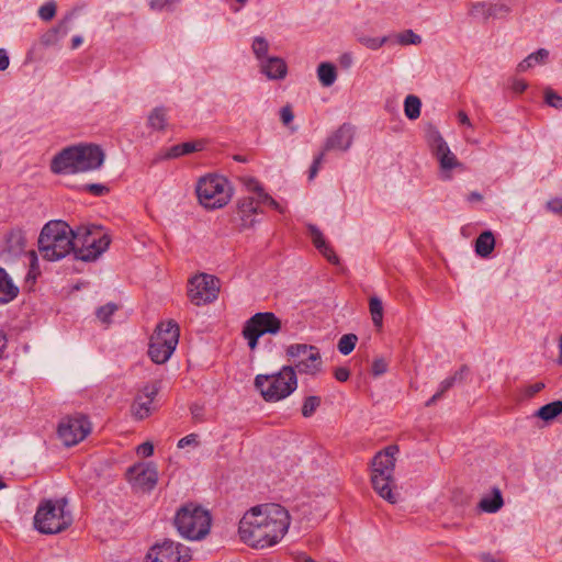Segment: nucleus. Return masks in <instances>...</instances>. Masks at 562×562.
Wrapping results in <instances>:
<instances>
[{"instance_id": "nucleus-1", "label": "nucleus", "mask_w": 562, "mask_h": 562, "mask_svg": "<svg viewBox=\"0 0 562 562\" xmlns=\"http://www.w3.org/2000/svg\"><path fill=\"white\" fill-rule=\"evenodd\" d=\"M292 522L289 509L267 502L248 508L238 522V538L249 548L266 550L278 546L288 535Z\"/></svg>"}, {"instance_id": "nucleus-2", "label": "nucleus", "mask_w": 562, "mask_h": 562, "mask_svg": "<svg viewBox=\"0 0 562 562\" xmlns=\"http://www.w3.org/2000/svg\"><path fill=\"white\" fill-rule=\"evenodd\" d=\"M106 159L105 151L97 144H80L59 151L52 160L54 173H91L102 168Z\"/></svg>"}, {"instance_id": "nucleus-3", "label": "nucleus", "mask_w": 562, "mask_h": 562, "mask_svg": "<svg viewBox=\"0 0 562 562\" xmlns=\"http://www.w3.org/2000/svg\"><path fill=\"white\" fill-rule=\"evenodd\" d=\"M72 520V513L66 498H47L40 502L33 525L42 535H58L66 531Z\"/></svg>"}, {"instance_id": "nucleus-4", "label": "nucleus", "mask_w": 562, "mask_h": 562, "mask_svg": "<svg viewBox=\"0 0 562 562\" xmlns=\"http://www.w3.org/2000/svg\"><path fill=\"white\" fill-rule=\"evenodd\" d=\"M72 228L64 221L46 223L38 236V252L47 261H57L74 254Z\"/></svg>"}, {"instance_id": "nucleus-5", "label": "nucleus", "mask_w": 562, "mask_h": 562, "mask_svg": "<svg viewBox=\"0 0 562 562\" xmlns=\"http://www.w3.org/2000/svg\"><path fill=\"white\" fill-rule=\"evenodd\" d=\"M299 386V379L290 367L282 366L274 372L258 373L254 387L267 403L276 404L291 396Z\"/></svg>"}, {"instance_id": "nucleus-6", "label": "nucleus", "mask_w": 562, "mask_h": 562, "mask_svg": "<svg viewBox=\"0 0 562 562\" xmlns=\"http://www.w3.org/2000/svg\"><path fill=\"white\" fill-rule=\"evenodd\" d=\"M75 258L82 261H93L105 252L111 244V237L101 226L82 224L72 228Z\"/></svg>"}, {"instance_id": "nucleus-7", "label": "nucleus", "mask_w": 562, "mask_h": 562, "mask_svg": "<svg viewBox=\"0 0 562 562\" xmlns=\"http://www.w3.org/2000/svg\"><path fill=\"white\" fill-rule=\"evenodd\" d=\"M212 525L211 514L196 504H186L178 508L173 517V526L180 537L190 541L204 539Z\"/></svg>"}, {"instance_id": "nucleus-8", "label": "nucleus", "mask_w": 562, "mask_h": 562, "mask_svg": "<svg viewBox=\"0 0 562 562\" xmlns=\"http://www.w3.org/2000/svg\"><path fill=\"white\" fill-rule=\"evenodd\" d=\"M284 358L294 375L318 376L324 370V360L321 350L308 344H291L284 349Z\"/></svg>"}, {"instance_id": "nucleus-9", "label": "nucleus", "mask_w": 562, "mask_h": 562, "mask_svg": "<svg viewBox=\"0 0 562 562\" xmlns=\"http://www.w3.org/2000/svg\"><path fill=\"white\" fill-rule=\"evenodd\" d=\"M195 193L201 206L206 210H216L231 202L233 187L224 176L207 173L198 179Z\"/></svg>"}, {"instance_id": "nucleus-10", "label": "nucleus", "mask_w": 562, "mask_h": 562, "mask_svg": "<svg viewBox=\"0 0 562 562\" xmlns=\"http://www.w3.org/2000/svg\"><path fill=\"white\" fill-rule=\"evenodd\" d=\"M180 337V328L172 319L162 321L155 327L148 344V356L157 364L166 363L173 355Z\"/></svg>"}, {"instance_id": "nucleus-11", "label": "nucleus", "mask_w": 562, "mask_h": 562, "mask_svg": "<svg viewBox=\"0 0 562 562\" xmlns=\"http://www.w3.org/2000/svg\"><path fill=\"white\" fill-rule=\"evenodd\" d=\"M159 391V385L156 382H149L138 387L130 402L128 417L135 423L148 419L157 411Z\"/></svg>"}, {"instance_id": "nucleus-12", "label": "nucleus", "mask_w": 562, "mask_h": 562, "mask_svg": "<svg viewBox=\"0 0 562 562\" xmlns=\"http://www.w3.org/2000/svg\"><path fill=\"white\" fill-rule=\"evenodd\" d=\"M92 431V423L82 414H71L63 417L57 425V437L66 447H72L83 441Z\"/></svg>"}, {"instance_id": "nucleus-13", "label": "nucleus", "mask_w": 562, "mask_h": 562, "mask_svg": "<svg viewBox=\"0 0 562 562\" xmlns=\"http://www.w3.org/2000/svg\"><path fill=\"white\" fill-rule=\"evenodd\" d=\"M220 288V281L214 276L196 273L188 281L187 294L193 305L203 306L217 299Z\"/></svg>"}, {"instance_id": "nucleus-14", "label": "nucleus", "mask_w": 562, "mask_h": 562, "mask_svg": "<svg viewBox=\"0 0 562 562\" xmlns=\"http://www.w3.org/2000/svg\"><path fill=\"white\" fill-rule=\"evenodd\" d=\"M281 329V321L273 313H257L245 325L243 335L248 347L255 350L258 339L265 334L276 335Z\"/></svg>"}, {"instance_id": "nucleus-15", "label": "nucleus", "mask_w": 562, "mask_h": 562, "mask_svg": "<svg viewBox=\"0 0 562 562\" xmlns=\"http://www.w3.org/2000/svg\"><path fill=\"white\" fill-rule=\"evenodd\" d=\"M187 558V549L183 544L165 539L148 549L143 562H186Z\"/></svg>"}, {"instance_id": "nucleus-16", "label": "nucleus", "mask_w": 562, "mask_h": 562, "mask_svg": "<svg viewBox=\"0 0 562 562\" xmlns=\"http://www.w3.org/2000/svg\"><path fill=\"white\" fill-rule=\"evenodd\" d=\"M127 482L136 490L151 491L158 481V468L154 462H138L126 471Z\"/></svg>"}, {"instance_id": "nucleus-17", "label": "nucleus", "mask_w": 562, "mask_h": 562, "mask_svg": "<svg viewBox=\"0 0 562 562\" xmlns=\"http://www.w3.org/2000/svg\"><path fill=\"white\" fill-rule=\"evenodd\" d=\"M427 143L431 148L435 156L438 158L440 167L445 171H450L458 166L460 162L457 157L450 150L448 144L443 139L442 135L436 128H430L427 132Z\"/></svg>"}, {"instance_id": "nucleus-18", "label": "nucleus", "mask_w": 562, "mask_h": 562, "mask_svg": "<svg viewBox=\"0 0 562 562\" xmlns=\"http://www.w3.org/2000/svg\"><path fill=\"white\" fill-rule=\"evenodd\" d=\"M398 447L391 445L375 453L370 462V477L394 476Z\"/></svg>"}, {"instance_id": "nucleus-19", "label": "nucleus", "mask_w": 562, "mask_h": 562, "mask_svg": "<svg viewBox=\"0 0 562 562\" xmlns=\"http://www.w3.org/2000/svg\"><path fill=\"white\" fill-rule=\"evenodd\" d=\"M510 12V7L504 2L475 3L471 9V14L482 21L499 20L506 18Z\"/></svg>"}, {"instance_id": "nucleus-20", "label": "nucleus", "mask_w": 562, "mask_h": 562, "mask_svg": "<svg viewBox=\"0 0 562 562\" xmlns=\"http://www.w3.org/2000/svg\"><path fill=\"white\" fill-rule=\"evenodd\" d=\"M259 68L269 80H283L288 76V64L278 56H269L262 59Z\"/></svg>"}, {"instance_id": "nucleus-21", "label": "nucleus", "mask_w": 562, "mask_h": 562, "mask_svg": "<svg viewBox=\"0 0 562 562\" xmlns=\"http://www.w3.org/2000/svg\"><path fill=\"white\" fill-rule=\"evenodd\" d=\"M373 491L384 501L390 504L397 503L398 493L396 492V484L394 476H378L370 477Z\"/></svg>"}, {"instance_id": "nucleus-22", "label": "nucleus", "mask_w": 562, "mask_h": 562, "mask_svg": "<svg viewBox=\"0 0 562 562\" xmlns=\"http://www.w3.org/2000/svg\"><path fill=\"white\" fill-rule=\"evenodd\" d=\"M353 139V130L350 125H341L327 139L325 150H347Z\"/></svg>"}, {"instance_id": "nucleus-23", "label": "nucleus", "mask_w": 562, "mask_h": 562, "mask_svg": "<svg viewBox=\"0 0 562 562\" xmlns=\"http://www.w3.org/2000/svg\"><path fill=\"white\" fill-rule=\"evenodd\" d=\"M261 210L255 204L254 198H245L239 203V214L241 225L249 228L255 224L254 216L260 213Z\"/></svg>"}, {"instance_id": "nucleus-24", "label": "nucleus", "mask_w": 562, "mask_h": 562, "mask_svg": "<svg viewBox=\"0 0 562 562\" xmlns=\"http://www.w3.org/2000/svg\"><path fill=\"white\" fill-rule=\"evenodd\" d=\"M146 124L153 132H165L168 127L167 111L164 108L153 109L147 115Z\"/></svg>"}, {"instance_id": "nucleus-25", "label": "nucleus", "mask_w": 562, "mask_h": 562, "mask_svg": "<svg viewBox=\"0 0 562 562\" xmlns=\"http://www.w3.org/2000/svg\"><path fill=\"white\" fill-rule=\"evenodd\" d=\"M19 288L9 278L7 271L0 268V303H8L16 297Z\"/></svg>"}, {"instance_id": "nucleus-26", "label": "nucleus", "mask_w": 562, "mask_h": 562, "mask_svg": "<svg viewBox=\"0 0 562 562\" xmlns=\"http://www.w3.org/2000/svg\"><path fill=\"white\" fill-rule=\"evenodd\" d=\"M548 57L549 50L546 48H540L537 52L529 54L525 59H522L517 65V71L525 72L536 65H543L547 63Z\"/></svg>"}, {"instance_id": "nucleus-27", "label": "nucleus", "mask_w": 562, "mask_h": 562, "mask_svg": "<svg viewBox=\"0 0 562 562\" xmlns=\"http://www.w3.org/2000/svg\"><path fill=\"white\" fill-rule=\"evenodd\" d=\"M337 67L330 63H321L317 67V78L323 87H330L337 80Z\"/></svg>"}, {"instance_id": "nucleus-28", "label": "nucleus", "mask_w": 562, "mask_h": 562, "mask_svg": "<svg viewBox=\"0 0 562 562\" xmlns=\"http://www.w3.org/2000/svg\"><path fill=\"white\" fill-rule=\"evenodd\" d=\"M503 505L504 501L498 490L493 491L490 496H484L479 504L480 508L486 513H496Z\"/></svg>"}, {"instance_id": "nucleus-29", "label": "nucleus", "mask_w": 562, "mask_h": 562, "mask_svg": "<svg viewBox=\"0 0 562 562\" xmlns=\"http://www.w3.org/2000/svg\"><path fill=\"white\" fill-rule=\"evenodd\" d=\"M369 313H370L371 321H372L373 325L378 329H381L383 326L384 310H383V304H382V301L380 297L371 296L369 299Z\"/></svg>"}, {"instance_id": "nucleus-30", "label": "nucleus", "mask_w": 562, "mask_h": 562, "mask_svg": "<svg viewBox=\"0 0 562 562\" xmlns=\"http://www.w3.org/2000/svg\"><path fill=\"white\" fill-rule=\"evenodd\" d=\"M562 414V401H554L538 409L536 416L544 422H551Z\"/></svg>"}, {"instance_id": "nucleus-31", "label": "nucleus", "mask_w": 562, "mask_h": 562, "mask_svg": "<svg viewBox=\"0 0 562 562\" xmlns=\"http://www.w3.org/2000/svg\"><path fill=\"white\" fill-rule=\"evenodd\" d=\"M201 447L200 436L196 434H190L177 442V449L182 451L184 454H190Z\"/></svg>"}, {"instance_id": "nucleus-32", "label": "nucleus", "mask_w": 562, "mask_h": 562, "mask_svg": "<svg viewBox=\"0 0 562 562\" xmlns=\"http://www.w3.org/2000/svg\"><path fill=\"white\" fill-rule=\"evenodd\" d=\"M494 245L495 240L493 234L491 232H484L476 240L475 250L480 256L486 257L494 249Z\"/></svg>"}, {"instance_id": "nucleus-33", "label": "nucleus", "mask_w": 562, "mask_h": 562, "mask_svg": "<svg viewBox=\"0 0 562 562\" xmlns=\"http://www.w3.org/2000/svg\"><path fill=\"white\" fill-rule=\"evenodd\" d=\"M201 149H202V143H200V142L182 143V144L171 147L168 153V157L177 158L180 156L192 154V153L201 150Z\"/></svg>"}, {"instance_id": "nucleus-34", "label": "nucleus", "mask_w": 562, "mask_h": 562, "mask_svg": "<svg viewBox=\"0 0 562 562\" xmlns=\"http://www.w3.org/2000/svg\"><path fill=\"white\" fill-rule=\"evenodd\" d=\"M422 102L416 95H407L404 102V112L409 120H416L420 115Z\"/></svg>"}, {"instance_id": "nucleus-35", "label": "nucleus", "mask_w": 562, "mask_h": 562, "mask_svg": "<svg viewBox=\"0 0 562 562\" xmlns=\"http://www.w3.org/2000/svg\"><path fill=\"white\" fill-rule=\"evenodd\" d=\"M322 404L321 396L310 395L304 398L301 413L305 418L312 417Z\"/></svg>"}, {"instance_id": "nucleus-36", "label": "nucleus", "mask_w": 562, "mask_h": 562, "mask_svg": "<svg viewBox=\"0 0 562 562\" xmlns=\"http://www.w3.org/2000/svg\"><path fill=\"white\" fill-rule=\"evenodd\" d=\"M269 42L262 36L255 37L251 44L252 53L260 61L269 57L267 55L269 52Z\"/></svg>"}, {"instance_id": "nucleus-37", "label": "nucleus", "mask_w": 562, "mask_h": 562, "mask_svg": "<svg viewBox=\"0 0 562 562\" xmlns=\"http://www.w3.org/2000/svg\"><path fill=\"white\" fill-rule=\"evenodd\" d=\"M358 337L355 334L344 335L338 341V350L347 356L355 349Z\"/></svg>"}, {"instance_id": "nucleus-38", "label": "nucleus", "mask_w": 562, "mask_h": 562, "mask_svg": "<svg viewBox=\"0 0 562 562\" xmlns=\"http://www.w3.org/2000/svg\"><path fill=\"white\" fill-rule=\"evenodd\" d=\"M30 259V271L26 277V283L31 286L34 285L37 276L40 274L37 254L34 250L27 252Z\"/></svg>"}, {"instance_id": "nucleus-39", "label": "nucleus", "mask_w": 562, "mask_h": 562, "mask_svg": "<svg viewBox=\"0 0 562 562\" xmlns=\"http://www.w3.org/2000/svg\"><path fill=\"white\" fill-rule=\"evenodd\" d=\"M397 43L401 45H419L422 43L420 35L412 30H406L397 35Z\"/></svg>"}, {"instance_id": "nucleus-40", "label": "nucleus", "mask_w": 562, "mask_h": 562, "mask_svg": "<svg viewBox=\"0 0 562 562\" xmlns=\"http://www.w3.org/2000/svg\"><path fill=\"white\" fill-rule=\"evenodd\" d=\"M240 181L250 194H254L263 188L259 180L251 176H244Z\"/></svg>"}, {"instance_id": "nucleus-41", "label": "nucleus", "mask_w": 562, "mask_h": 562, "mask_svg": "<svg viewBox=\"0 0 562 562\" xmlns=\"http://www.w3.org/2000/svg\"><path fill=\"white\" fill-rule=\"evenodd\" d=\"M115 311L116 305L108 303L97 311V317L99 321L106 323L110 321L111 316L114 314Z\"/></svg>"}, {"instance_id": "nucleus-42", "label": "nucleus", "mask_w": 562, "mask_h": 562, "mask_svg": "<svg viewBox=\"0 0 562 562\" xmlns=\"http://www.w3.org/2000/svg\"><path fill=\"white\" fill-rule=\"evenodd\" d=\"M155 446L153 441L146 440L143 443L138 445L135 449V452L138 458H149L154 454Z\"/></svg>"}, {"instance_id": "nucleus-43", "label": "nucleus", "mask_w": 562, "mask_h": 562, "mask_svg": "<svg viewBox=\"0 0 562 562\" xmlns=\"http://www.w3.org/2000/svg\"><path fill=\"white\" fill-rule=\"evenodd\" d=\"M387 42V37H364L361 43L369 49L378 50Z\"/></svg>"}, {"instance_id": "nucleus-44", "label": "nucleus", "mask_w": 562, "mask_h": 562, "mask_svg": "<svg viewBox=\"0 0 562 562\" xmlns=\"http://www.w3.org/2000/svg\"><path fill=\"white\" fill-rule=\"evenodd\" d=\"M308 232H310V235H311V238H312V241L314 244V246L321 250L323 247H325L327 245L325 238L323 237L322 233L315 227V226H312L310 225L308 226Z\"/></svg>"}, {"instance_id": "nucleus-45", "label": "nucleus", "mask_w": 562, "mask_h": 562, "mask_svg": "<svg viewBox=\"0 0 562 562\" xmlns=\"http://www.w3.org/2000/svg\"><path fill=\"white\" fill-rule=\"evenodd\" d=\"M544 100L549 105L557 109H562V97L555 93L554 91L550 89L546 90Z\"/></svg>"}, {"instance_id": "nucleus-46", "label": "nucleus", "mask_w": 562, "mask_h": 562, "mask_svg": "<svg viewBox=\"0 0 562 562\" xmlns=\"http://www.w3.org/2000/svg\"><path fill=\"white\" fill-rule=\"evenodd\" d=\"M56 14V5L54 3H46L42 5L38 10V15L44 21L52 20Z\"/></svg>"}, {"instance_id": "nucleus-47", "label": "nucleus", "mask_w": 562, "mask_h": 562, "mask_svg": "<svg viewBox=\"0 0 562 562\" xmlns=\"http://www.w3.org/2000/svg\"><path fill=\"white\" fill-rule=\"evenodd\" d=\"M387 361L383 358L374 359L372 362V374L379 376L387 371Z\"/></svg>"}, {"instance_id": "nucleus-48", "label": "nucleus", "mask_w": 562, "mask_h": 562, "mask_svg": "<svg viewBox=\"0 0 562 562\" xmlns=\"http://www.w3.org/2000/svg\"><path fill=\"white\" fill-rule=\"evenodd\" d=\"M280 119L284 125L289 126L294 120V114H293L292 109L288 105L283 106L280 110Z\"/></svg>"}, {"instance_id": "nucleus-49", "label": "nucleus", "mask_w": 562, "mask_h": 562, "mask_svg": "<svg viewBox=\"0 0 562 562\" xmlns=\"http://www.w3.org/2000/svg\"><path fill=\"white\" fill-rule=\"evenodd\" d=\"M319 251L329 262L334 265H337L339 262L337 255L328 244L325 247H323Z\"/></svg>"}, {"instance_id": "nucleus-50", "label": "nucleus", "mask_w": 562, "mask_h": 562, "mask_svg": "<svg viewBox=\"0 0 562 562\" xmlns=\"http://www.w3.org/2000/svg\"><path fill=\"white\" fill-rule=\"evenodd\" d=\"M9 239L14 241L21 248H23L26 243L25 236L21 231H11L9 234Z\"/></svg>"}, {"instance_id": "nucleus-51", "label": "nucleus", "mask_w": 562, "mask_h": 562, "mask_svg": "<svg viewBox=\"0 0 562 562\" xmlns=\"http://www.w3.org/2000/svg\"><path fill=\"white\" fill-rule=\"evenodd\" d=\"M334 376L339 382H346L350 376V371L346 367H339L334 370Z\"/></svg>"}, {"instance_id": "nucleus-52", "label": "nucleus", "mask_w": 562, "mask_h": 562, "mask_svg": "<svg viewBox=\"0 0 562 562\" xmlns=\"http://www.w3.org/2000/svg\"><path fill=\"white\" fill-rule=\"evenodd\" d=\"M527 88H528V83H527V81H525L522 79H514L512 82V90L515 93L520 94L524 91H526Z\"/></svg>"}, {"instance_id": "nucleus-53", "label": "nucleus", "mask_w": 562, "mask_h": 562, "mask_svg": "<svg viewBox=\"0 0 562 562\" xmlns=\"http://www.w3.org/2000/svg\"><path fill=\"white\" fill-rule=\"evenodd\" d=\"M57 41V31L52 30L42 37V43L46 46L54 45Z\"/></svg>"}, {"instance_id": "nucleus-54", "label": "nucleus", "mask_w": 562, "mask_h": 562, "mask_svg": "<svg viewBox=\"0 0 562 562\" xmlns=\"http://www.w3.org/2000/svg\"><path fill=\"white\" fill-rule=\"evenodd\" d=\"M263 198H265V202H262L263 205H268L271 209H273L280 213L284 212V209L272 196L268 195V196H263Z\"/></svg>"}, {"instance_id": "nucleus-55", "label": "nucleus", "mask_w": 562, "mask_h": 562, "mask_svg": "<svg viewBox=\"0 0 562 562\" xmlns=\"http://www.w3.org/2000/svg\"><path fill=\"white\" fill-rule=\"evenodd\" d=\"M263 198H265V202H262L263 205H268L271 209H273L280 213L284 212V209L272 196L268 195V196H263Z\"/></svg>"}, {"instance_id": "nucleus-56", "label": "nucleus", "mask_w": 562, "mask_h": 562, "mask_svg": "<svg viewBox=\"0 0 562 562\" xmlns=\"http://www.w3.org/2000/svg\"><path fill=\"white\" fill-rule=\"evenodd\" d=\"M269 194L265 191V189H260V191L251 194L249 198H254L255 204L259 207L265 202L263 196H268Z\"/></svg>"}, {"instance_id": "nucleus-57", "label": "nucleus", "mask_w": 562, "mask_h": 562, "mask_svg": "<svg viewBox=\"0 0 562 562\" xmlns=\"http://www.w3.org/2000/svg\"><path fill=\"white\" fill-rule=\"evenodd\" d=\"M87 191L95 195H101L106 191V189L101 184H89L87 186Z\"/></svg>"}, {"instance_id": "nucleus-58", "label": "nucleus", "mask_w": 562, "mask_h": 562, "mask_svg": "<svg viewBox=\"0 0 562 562\" xmlns=\"http://www.w3.org/2000/svg\"><path fill=\"white\" fill-rule=\"evenodd\" d=\"M323 156H324V154H321V155L315 159V161H314V164H313V166L311 167V170H310V179H313V178L316 176V173H317V171H318V167H319V165H321V162H322Z\"/></svg>"}, {"instance_id": "nucleus-59", "label": "nucleus", "mask_w": 562, "mask_h": 562, "mask_svg": "<svg viewBox=\"0 0 562 562\" xmlns=\"http://www.w3.org/2000/svg\"><path fill=\"white\" fill-rule=\"evenodd\" d=\"M170 3H171V0H151L150 7H151V9L159 10V9L167 7Z\"/></svg>"}, {"instance_id": "nucleus-60", "label": "nucleus", "mask_w": 562, "mask_h": 562, "mask_svg": "<svg viewBox=\"0 0 562 562\" xmlns=\"http://www.w3.org/2000/svg\"><path fill=\"white\" fill-rule=\"evenodd\" d=\"M9 66V57L4 49H0V70L7 69Z\"/></svg>"}, {"instance_id": "nucleus-61", "label": "nucleus", "mask_w": 562, "mask_h": 562, "mask_svg": "<svg viewBox=\"0 0 562 562\" xmlns=\"http://www.w3.org/2000/svg\"><path fill=\"white\" fill-rule=\"evenodd\" d=\"M549 206L552 211L562 214V200L555 199L549 202Z\"/></svg>"}, {"instance_id": "nucleus-62", "label": "nucleus", "mask_w": 562, "mask_h": 562, "mask_svg": "<svg viewBox=\"0 0 562 562\" xmlns=\"http://www.w3.org/2000/svg\"><path fill=\"white\" fill-rule=\"evenodd\" d=\"M458 120H459L460 124L471 126L470 119H469V116L463 111H460L458 113Z\"/></svg>"}, {"instance_id": "nucleus-63", "label": "nucleus", "mask_w": 562, "mask_h": 562, "mask_svg": "<svg viewBox=\"0 0 562 562\" xmlns=\"http://www.w3.org/2000/svg\"><path fill=\"white\" fill-rule=\"evenodd\" d=\"M296 562H316L312 557L307 554H299L295 559Z\"/></svg>"}, {"instance_id": "nucleus-64", "label": "nucleus", "mask_w": 562, "mask_h": 562, "mask_svg": "<svg viewBox=\"0 0 562 562\" xmlns=\"http://www.w3.org/2000/svg\"><path fill=\"white\" fill-rule=\"evenodd\" d=\"M83 43V38L81 36H75L71 40V48L76 49Z\"/></svg>"}]
</instances>
